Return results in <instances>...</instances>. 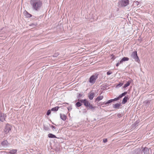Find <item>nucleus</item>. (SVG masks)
Instances as JSON below:
<instances>
[{
    "instance_id": "nucleus-1",
    "label": "nucleus",
    "mask_w": 154,
    "mask_h": 154,
    "mask_svg": "<svg viewBox=\"0 0 154 154\" xmlns=\"http://www.w3.org/2000/svg\"><path fill=\"white\" fill-rule=\"evenodd\" d=\"M30 3L32 9L35 11H38L42 5V2L40 0H31Z\"/></svg>"
},
{
    "instance_id": "nucleus-2",
    "label": "nucleus",
    "mask_w": 154,
    "mask_h": 154,
    "mask_svg": "<svg viewBox=\"0 0 154 154\" xmlns=\"http://www.w3.org/2000/svg\"><path fill=\"white\" fill-rule=\"evenodd\" d=\"M80 101L83 103L84 105L88 109H90L92 110L95 109V106H94L92 104H90L89 102L86 99L82 100Z\"/></svg>"
},
{
    "instance_id": "nucleus-3",
    "label": "nucleus",
    "mask_w": 154,
    "mask_h": 154,
    "mask_svg": "<svg viewBox=\"0 0 154 154\" xmlns=\"http://www.w3.org/2000/svg\"><path fill=\"white\" fill-rule=\"evenodd\" d=\"M97 78L98 75L96 74L92 75L89 78V82L93 84H94L95 83L96 80Z\"/></svg>"
},
{
    "instance_id": "nucleus-4",
    "label": "nucleus",
    "mask_w": 154,
    "mask_h": 154,
    "mask_svg": "<svg viewBox=\"0 0 154 154\" xmlns=\"http://www.w3.org/2000/svg\"><path fill=\"white\" fill-rule=\"evenodd\" d=\"M129 3V0H121L119 2V5L122 7H125Z\"/></svg>"
},
{
    "instance_id": "nucleus-5",
    "label": "nucleus",
    "mask_w": 154,
    "mask_h": 154,
    "mask_svg": "<svg viewBox=\"0 0 154 154\" xmlns=\"http://www.w3.org/2000/svg\"><path fill=\"white\" fill-rule=\"evenodd\" d=\"M131 57L133 59H134L136 61L139 63V61H140L139 57L137 56V52L136 51L133 52L131 55Z\"/></svg>"
},
{
    "instance_id": "nucleus-6",
    "label": "nucleus",
    "mask_w": 154,
    "mask_h": 154,
    "mask_svg": "<svg viewBox=\"0 0 154 154\" xmlns=\"http://www.w3.org/2000/svg\"><path fill=\"white\" fill-rule=\"evenodd\" d=\"M11 126L10 125L7 124L5 126L4 131L6 134L9 132V131L11 130Z\"/></svg>"
},
{
    "instance_id": "nucleus-7",
    "label": "nucleus",
    "mask_w": 154,
    "mask_h": 154,
    "mask_svg": "<svg viewBox=\"0 0 154 154\" xmlns=\"http://www.w3.org/2000/svg\"><path fill=\"white\" fill-rule=\"evenodd\" d=\"M142 149L141 154H149V149L148 148L145 147Z\"/></svg>"
},
{
    "instance_id": "nucleus-8",
    "label": "nucleus",
    "mask_w": 154,
    "mask_h": 154,
    "mask_svg": "<svg viewBox=\"0 0 154 154\" xmlns=\"http://www.w3.org/2000/svg\"><path fill=\"white\" fill-rule=\"evenodd\" d=\"M10 144L7 140H4L1 143V145L5 147H6L9 145Z\"/></svg>"
},
{
    "instance_id": "nucleus-9",
    "label": "nucleus",
    "mask_w": 154,
    "mask_h": 154,
    "mask_svg": "<svg viewBox=\"0 0 154 154\" xmlns=\"http://www.w3.org/2000/svg\"><path fill=\"white\" fill-rule=\"evenodd\" d=\"M6 116L4 113L0 112V121L3 122L5 120Z\"/></svg>"
},
{
    "instance_id": "nucleus-10",
    "label": "nucleus",
    "mask_w": 154,
    "mask_h": 154,
    "mask_svg": "<svg viewBox=\"0 0 154 154\" xmlns=\"http://www.w3.org/2000/svg\"><path fill=\"white\" fill-rule=\"evenodd\" d=\"M17 149H13L9 151H8V152L4 151V152L6 153L8 152L10 154H15L17 153Z\"/></svg>"
},
{
    "instance_id": "nucleus-11",
    "label": "nucleus",
    "mask_w": 154,
    "mask_h": 154,
    "mask_svg": "<svg viewBox=\"0 0 154 154\" xmlns=\"http://www.w3.org/2000/svg\"><path fill=\"white\" fill-rule=\"evenodd\" d=\"M82 100L78 99L77 100L78 102L75 103V106L76 107H79L81 106L82 105V102H81V101H80V100Z\"/></svg>"
},
{
    "instance_id": "nucleus-12",
    "label": "nucleus",
    "mask_w": 154,
    "mask_h": 154,
    "mask_svg": "<svg viewBox=\"0 0 154 154\" xmlns=\"http://www.w3.org/2000/svg\"><path fill=\"white\" fill-rule=\"evenodd\" d=\"M121 105V103H117L115 104H114L113 105V107L114 108L119 109V106H120Z\"/></svg>"
},
{
    "instance_id": "nucleus-13",
    "label": "nucleus",
    "mask_w": 154,
    "mask_h": 154,
    "mask_svg": "<svg viewBox=\"0 0 154 154\" xmlns=\"http://www.w3.org/2000/svg\"><path fill=\"white\" fill-rule=\"evenodd\" d=\"M24 15L27 18H30L32 17V15L28 13L27 11H25L24 12Z\"/></svg>"
},
{
    "instance_id": "nucleus-14",
    "label": "nucleus",
    "mask_w": 154,
    "mask_h": 154,
    "mask_svg": "<svg viewBox=\"0 0 154 154\" xmlns=\"http://www.w3.org/2000/svg\"><path fill=\"white\" fill-rule=\"evenodd\" d=\"M129 60V59L128 57H124L120 61V63H122L124 62L128 61Z\"/></svg>"
},
{
    "instance_id": "nucleus-15",
    "label": "nucleus",
    "mask_w": 154,
    "mask_h": 154,
    "mask_svg": "<svg viewBox=\"0 0 154 154\" xmlns=\"http://www.w3.org/2000/svg\"><path fill=\"white\" fill-rule=\"evenodd\" d=\"M94 95V92L91 93L90 92L88 95V97L90 100H92L93 99Z\"/></svg>"
},
{
    "instance_id": "nucleus-16",
    "label": "nucleus",
    "mask_w": 154,
    "mask_h": 154,
    "mask_svg": "<svg viewBox=\"0 0 154 154\" xmlns=\"http://www.w3.org/2000/svg\"><path fill=\"white\" fill-rule=\"evenodd\" d=\"M60 118L63 121H65L66 120V116L65 114H62L61 113L60 114Z\"/></svg>"
},
{
    "instance_id": "nucleus-17",
    "label": "nucleus",
    "mask_w": 154,
    "mask_h": 154,
    "mask_svg": "<svg viewBox=\"0 0 154 154\" xmlns=\"http://www.w3.org/2000/svg\"><path fill=\"white\" fill-rule=\"evenodd\" d=\"M129 99V98H128V97L127 96H125L124 97V98L122 100V103L123 104H125V103H126L127 102L128 100Z\"/></svg>"
},
{
    "instance_id": "nucleus-18",
    "label": "nucleus",
    "mask_w": 154,
    "mask_h": 154,
    "mask_svg": "<svg viewBox=\"0 0 154 154\" xmlns=\"http://www.w3.org/2000/svg\"><path fill=\"white\" fill-rule=\"evenodd\" d=\"M132 81V80L128 81L123 86V88H125L129 86Z\"/></svg>"
},
{
    "instance_id": "nucleus-19",
    "label": "nucleus",
    "mask_w": 154,
    "mask_h": 154,
    "mask_svg": "<svg viewBox=\"0 0 154 154\" xmlns=\"http://www.w3.org/2000/svg\"><path fill=\"white\" fill-rule=\"evenodd\" d=\"M43 128L46 131H48L50 130V128L48 125L46 124H44L43 125Z\"/></svg>"
},
{
    "instance_id": "nucleus-20",
    "label": "nucleus",
    "mask_w": 154,
    "mask_h": 154,
    "mask_svg": "<svg viewBox=\"0 0 154 154\" xmlns=\"http://www.w3.org/2000/svg\"><path fill=\"white\" fill-rule=\"evenodd\" d=\"M48 136L50 138H57L55 135L51 133L49 134L48 135Z\"/></svg>"
},
{
    "instance_id": "nucleus-21",
    "label": "nucleus",
    "mask_w": 154,
    "mask_h": 154,
    "mask_svg": "<svg viewBox=\"0 0 154 154\" xmlns=\"http://www.w3.org/2000/svg\"><path fill=\"white\" fill-rule=\"evenodd\" d=\"M59 108L60 107L58 106H57L55 107L52 108L51 109V111H52L56 112L58 110Z\"/></svg>"
},
{
    "instance_id": "nucleus-22",
    "label": "nucleus",
    "mask_w": 154,
    "mask_h": 154,
    "mask_svg": "<svg viewBox=\"0 0 154 154\" xmlns=\"http://www.w3.org/2000/svg\"><path fill=\"white\" fill-rule=\"evenodd\" d=\"M140 151L141 150L140 149H135L133 152L134 153V154H138L139 153V152H140Z\"/></svg>"
},
{
    "instance_id": "nucleus-23",
    "label": "nucleus",
    "mask_w": 154,
    "mask_h": 154,
    "mask_svg": "<svg viewBox=\"0 0 154 154\" xmlns=\"http://www.w3.org/2000/svg\"><path fill=\"white\" fill-rule=\"evenodd\" d=\"M127 94V92L125 91L119 95V98H122L123 96H125Z\"/></svg>"
},
{
    "instance_id": "nucleus-24",
    "label": "nucleus",
    "mask_w": 154,
    "mask_h": 154,
    "mask_svg": "<svg viewBox=\"0 0 154 154\" xmlns=\"http://www.w3.org/2000/svg\"><path fill=\"white\" fill-rule=\"evenodd\" d=\"M103 98V97L102 96H98L97 97L96 99V100H98L100 101V100H102Z\"/></svg>"
},
{
    "instance_id": "nucleus-25",
    "label": "nucleus",
    "mask_w": 154,
    "mask_h": 154,
    "mask_svg": "<svg viewBox=\"0 0 154 154\" xmlns=\"http://www.w3.org/2000/svg\"><path fill=\"white\" fill-rule=\"evenodd\" d=\"M51 127L52 128L53 130L55 131H57L58 130V129L55 126L51 125Z\"/></svg>"
},
{
    "instance_id": "nucleus-26",
    "label": "nucleus",
    "mask_w": 154,
    "mask_h": 154,
    "mask_svg": "<svg viewBox=\"0 0 154 154\" xmlns=\"http://www.w3.org/2000/svg\"><path fill=\"white\" fill-rule=\"evenodd\" d=\"M112 102V99H110L109 100H108L107 102H106V106H108L109 105V104L111 103Z\"/></svg>"
},
{
    "instance_id": "nucleus-27",
    "label": "nucleus",
    "mask_w": 154,
    "mask_h": 154,
    "mask_svg": "<svg viewBox=\"0 0 154 154\" xmlns=\"http://www.w3.org/2000/svg\"><path fill=\"white\" fill-rule=\"evenodd\" d=\"M37 25V23H32L30 25V26L31 27H34L35 26H36Z\"/></svg>"
},
{
    "instance_id": "nucleus-28",
    "label": "nucleus",
    "mask_w": 154,
    "mask_h": 154,
    "mask_svg": "<svg viewBox=\"0 0 154 154\" xmlns=\"http://www.w3.org/2000/svg\"><path fill=\"white\" fill-rule=\"evenodd\" d=\"M123 115V114L122 113H119L117 115V116L119 118H120L122 117Z\"/></svg>"
},
{
    "instance_id": "nucleus-29",
    "label": "nucleus",
    "mask_w": 154,
    "mask_h": 154,
    "mask_svg": "<svg viewBox=\"0 0 154 154\" xmlns=\"http://www.w3.org/2000/svg\"><path fill=\"white\" fill-rule=\"evenodd\" d=\"M120 98H119V97H117L115 98L114 99H112V102L115 101H116L118 100H119Z\"/></svg>"
},
{
    "instance_id": "nucleus-30",
    "label": "nucleus",
    "mask_w": 154,
    "mask_h": 154,
    "mask_svg": "<svg viewBox=\"0 0 154 154\" xmlns=\"http://www.w3.org/2000/svg\"><path fill=\"white\" fill-rule=\"evenodd\" d=\"M82 95H83L81 93H79L78 94V95L77 97V98L80 99V97H82Z\"/></svg>"
},
{
    "instance_id": "nucleus-31",
    "label": "nucleus",
    "mask_w": 154,
    "mask_h": 154,
    "mask_svg": "<svg viewBox=\"0 0 154 154\" xmlns=\"http://www.w3.org/2000/svg\"><path fill=\"white\" fill-rule=\"evenodd\" d=\"M51 110H48V111H47V113H46V115H47V116H49V115L51 113Z\"/></svg>"
},
{
    "instance_id": "nucleus-32",
    "label": "nucleus",
    "mask_w": 154,
    "mask_h": 154,
    "mask_svg": "<svg viewBox=\"0 0 154 154\" xmlns=\"http://www.w3.org/2000/svg\"><path fill=\"white\" fill-rule=\"evenodd\" d=\"M123 85V84L122 83H119V84H118L117 85L116 87H118L119 86L120 87L122 86Z\"/></svg>"
},
{
    "instance_id": "nucleus-33",
    "label": "nucleus",
    "mask_w": 154,
    "mask_h": 154,
    "mask_svg": "<svg viewBox=\"0 0 154 154\" xmlns=\"http://www.w3.org/2000/svg\"><path fill=\"white\" fill-rule=\"evenodd\" d=\"M112 73V72L111 71H109L107 72L106 74L107 75H109L111 74Z\"/></svg>"
},
{
    "instance_id": "nucleus-34",
    "label": "nucleus",
    "mask_w": 154,
    "mask_h": 154,
    "mask_svg": "<svg viewBox=\"0 0 154 154\" xmlns=\"http://www.w3.org/2000/svg\"><path fill=\"white\" fill-rule=\"evenodd\" d=\"M59 55V54L58 53H57L55 54H54L53 55V56L54 57H57L58 55Z\"/></svg>"
},
{
    "instance_id": "nucleus-35",
    "label": "nucleus",
    "mask_w": 154,
    "mask_h": 154,
    "mask_svg": "<svg viewBox=\"0 0 154 154\" xmlns=\"http://www.w3.org/2000/svg\"><path fill=\"white\" fill-rule=\"evenodd\" d=\"M111 56H112L111 59L112 60H114L116 58L115 56L114 55H113V54H112V55Z\"/></svg>"
},
{
    "instance_id": "nucleus-36",
    "label": "nucleus",
    "mask_w": 154,
    "mask_h": 154,
    "mask_svg": "<svg viewBox=\"0 0 154 154\" xmlns=\"http://www.w3.org/2000/svg\"><path fill=\"white\" fill-rule=\"evenodd\" d=\"M107 139H104L103 140V141L104 143H106L107 142Z\"/></svg>"
},
{
    "instance_id": "nucleus-37",
    "label": "nucleus",
    "mask_w": 154,
    "mask_h": 154,
    "mask_svg": "<svg viewBox=\"0 0 154 154\" xmlns=\"http://www.w3.org/2000/svg\"><path fill=\"white\" fill-rule=\"evenodd\" d=\"M106 102H103L102 103V105H105V106H106Z\"/></svg>"
},
{
    "instance_id": "nucleus-38",
    "label": "nucleus",
    "mask_w": 154,
    "mask_h": 154,
    "mask_svg": "<svg viewBox=\"0 0 154 154\" xmlns=\"http://www.w3.org/2000/svg\"><path fill=\"white\" fill-rule=\"evenodd\" d=\"M122 63H120V62H118V63H116V66L118 67L119 65L120 64H121Z\"/></svg>"
},
{
    "instance_id": "nucleus-39",
    "label": "nucleus",
    "mask_w": 154,
    "mask_h": 154,
    "mask_svg": "<svg viewBox=\"0 0 154 154\" xmlns=\"http://www.w3.org/2000/svg\"><path fill=\"white\" fill-rule=\"evenodd\" d=\"M83 113H85L86 112V110L85 109H83Z\"/></svg>"
},
{
    "instance_id": "nucleus-40",
    "label": "nucleus",
    "mask_w": 154,
    "mask_h": 154,
    "mask_svg": "<svg viewBox=\"0 0 154 154\" xmlns=\"http://www.w3.org/2000/svg\"><path fill=\"white\" fill-rule=\"evenodd\" d=\"M63 104H68V103H63Z\"/></svg>"
},
{
    "instance_id": "nucleus-41",
    "label": "nucleus",
    "mask_w": 154,
    "mask_h": 154,
    "mask_svg": "<svg viewBox=\"0 0 154 154\" xmlns=\"http://www.w3.org/2000/svg\"><path fill=\"white\" fill-rule=\"evenodd\" d=\"M48 125H49L50 126H51V125H50V124H48Z\"/></svg>"
},
{
    "instance_id": "nucleus-42",
    "label": "nucleus",
    "mask_w": 154,
    "mask_h": 154,
    "mask_svg": "<svg viewBox=\"0 0 154 154\" xmlns=\"http://www.w3.org/2000/svg\"><path fill=\"white\" fill-rule=\"evenodd\" d=\"M68 110H69V109L68 108Z\"/></svg>"
},
{
    "instance_id": "nucleus-43",
    "label": "nucleus",
    "mask_w": 154,
    "mask_h": 154,
    "mask_svg": "<svg viewBox=\"0 0 154 154\" xmlns=\"http://www.w3.org/2000/svg\"><path fill=\"white\" fill-rule=\"evenodd\" d=\"M68 110H69V109L68 108Z\"/></svg>"
},
{
    "instance_id": "nucleus-44",
    "label": "nucleus",
    "mask_w": 154,
    "mask_h": 154,
    "mask_svg": "<svg viewBox=\"0 0 154 154\" xmlns=\"http://www.w3.org/2000/svg\"><path fill=\"white\" fill-rule=\"evenodd\" d=\"M1 146V144L0 143V147Z\"/></svg>"
},
{
    "instance_id": "nucleus-45",
    "label": "nucleus",
    "mask_w": 154,
    "mask_h": 154,
    "mask_svg": "<svg viewBox=\"0 0 154 154\" xmlns=\"http://www.w3.org/2000/svg\"><path fill=\"white\" fill-rule=\"evenodd\" d=\"M7 150H9L8 149H7Z\"/></svg>"
},
{
    "instance_id": "nucleus-46",
    "label": "nucleus",
    "mask_w": 154,
    "mask_h": 154,
    "mask_svg": "<svg viewBox=\"0 0 154 154\" xmlns=\"http://www.w3.org/2000/svg\"><path fill=\"white\" fill-rule=\"evenodd\" d=\"M137 2L138 3H139V2Z\"/></svg>"
},
{
    "instance_id": "nucleus-47",
    "label": "nucleus",
    "mask_w": 154,
    "mask_h": 154,
    "mask_svg": "<svg viewBox=\"0 0 154 154\" xmlns=\"http://www.w3.org/2000/svg\"><path fill=\"white\" fill-rule=\"evenodd\" d=\"M52 124H53L54 125V124L53 123H52Z\"/></svg>"
}]
</instances>
